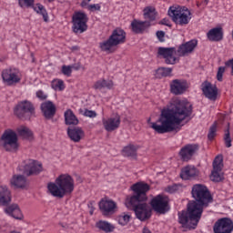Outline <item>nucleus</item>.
Returning <instances> with one entry per match:
<instances>
[{"label": "nucleus", "mask_w": 233, "mask_h": 233, "mask_svg": "<svg viewBox=\"0 0 233 233\" xmlns=\"http://www.w3.org/2000/svg\"><path fill=\"white\" fill-rule=\"evenodd\" d=\"M193 199L187 204V210L178 213V222L183 228L192 230L198 227L203 215V208L208 207V203L214 200L208 187L203 184H195L191 189Z\"/></svg>", "instance_id": "nucleus-1"}, {"label": "nucleus", "mask_w": 233, "mask_h": 233, "mask_svg": "<svg viewBox=\"0 0 233 233\" xmlns=\"http://www.w3.org/2000/svg\"><path fill=\"white\" fill-rule=\"evenodd\" d=\"M192 116V104L187 100H174L169 108L163 109L157 122L150 123L157 134L174 132L176 125H181L187 117Z\"/></svg>", "instance_id": "nucleus-2"}, {"label": "nucleus", "mask_w": 233, "mask_h": 233, "mask_svg": "<svg viewBox=\"0 0 233 233\" xmlns=\"http://www.w3.org/2000/svg\"><path fill=\"white\" fill-rule=\"evenodd\" d=\"M133 195L126 199V207L135 212L136 218L140 221H147L152 216L150 206L145 201L148 199L147 192L150 190V185L145 182H137L131 186Z\"/></svg>", "instance_id": "nucleus-3"}, {"label": "nucleus", "mask_w": 233, "mask_h": 233, "mask_svg": "<svg viewBox=\"0 0 233 233\" xmlns=\"http://www.w3.org/2000/svg\"><path fill=\"white\" fill-rule=\"evenodd\" d=\"M74 178L68 174L60 175L55 183L47 184V190L54 198H59L60 199L66 196H70L74 192Z\"/></svg>", "instance_id": "nucleus-4"}, {"label": "nucleus", "mask_w": 233, "mask_h": 233, "mask_svg": "<svg viewBox=\"0 0 233 233\" xmlns=\"http://www.w3.org/2000/svg\"><path fill=\"white\" fill-rule=\"evenodd\" d=\"M12 203V192L6 186H0V207H5L4 212L14 219L23 220L25 218L19 208V205Z\"/></svg>", "instance_id": "nucleus-5"}, {"label": "nucleus", "mask_w": 233, "mask_h": 233, "mask_svg": "<svg viewBox=\"0 0 233 233\" xmlns=\"http://www.w3.org/2000/svg\"><path fill=\"white\" fill-rule=\"evenodd\" d=\"M168 15L171 17L173 23L178 25L179 26H185L190 23L192 19V14L190 10L187 7L181 6H171L168 9Z\"/></svg>", "instance_id": "nucleus-6"}, {"label": "nucleus", "mask_w": 233, "mask_h": 233, "mask_svg": "<svg viewBox=\"0 0 233 233\" xmlns=\"http://www.w3.org/2000/svg\"><path fill=\"white\" fill-rule=\"evenodd\" d=\"M17 133L12 129H5L0 137V147L5 152H17L19 148Z\"/></svg>", "instance_id": "nucleus-7"}, {"label": "nucleus", "mask_w": 233, "mask_h": 233, "mask_svg": "<svg viewBox=\"0 0 233 233\" xmlns=\"http://www.w3.org/2000/svg\"><path fill=\"white\" fill-rule=\"evenodd\" d=\"M15 115L23 121H29L33 116H35V107L28 100L18 102L15 107Z\"/></svg>", "instance_id": "nucleus-8"}, {"label": "nucleus", "mask_w": 233, "mask_h": 233, "mask_svg": "<svg viewBox=\"0 0 233 233\" xmlns=\"http://www.w3.org/2000/svg\"><path fill=\"white\" fill-rule=\"evenodd\" d=\"M88 15L81 11H76L72 15V30L75 34H83L88 30Z\"/></svg>", "instance_id": "nucleus-9"}, {"label": "nucleus", "mask_w": 233, "mask_h": 233, "mask_svg": "<svg viewBox=\"0 0 233 233\" xmlns=\"http://www.w3.org/2000/svg\"><path fill=\"white\" fill-rule=\"evenodd\" d=\"M21 169L24 176L30 177V176H39L43 172V164L37 160L27 159L21 165Z\"/></svg>", "instance_id": "nucleus-10"}, {"label": "nucleus", "mask_w": 233, "mask_h": 233, "mask_svg": "<svg viewBox=\"0 0 233 233\" xmlns=\"http://www.w3.org/2000/svg\"><path fill=\"white\" fill-rule=\"evenodd\" d=\"M150 205L158 214H167L170 210V206L168 205V198L158 195L151 199Z\"/></svg>", "instance_id": "nucleus-11"}, {"label": "nucleus", "mask_w": 233, "mask_h": 233, "mask_svg": "<svg viewBox=\"0 0 233 233\" xmlns=\"http://www.w3.org/2000/svg\"><path fill=\"white\" fill-rule=\"evenodd\" d=\"M174 54H176V47H158L157 49V57H163L166 65H176L177 57Z\"/></svg>", "instance_id": "nucleus-12"}, {"label": "nucleus", "mask_w": 233, "mask_h": 233, "mask_svg": "<svg viewBox=\"0 0 233 233\" xmlns=\"http://www.w3.org/2000/svg\"><path fill=\"white\" fill-rule=\"evenodd\" d=\"M213 230L215 233H232L233 231V221L228 218H223L218 219L214 227Z\"/></svg>", "instance_id": "nucleus-13"}, {"label": "nucleus", "mask_w": 233, "mask_h": 233, "mask_svg": "<svg viewBox=\"0 0 233 233\" xmlns=\"http://www.w3.org/2000/svg\"><path fill=\"white\" fill-rule=\"evenodd\" d=\"M2 79L6 85L12 86L19 83L21 78L19 77V70L15 68H7L2 71Z\"/></svg>", "instance_id": "nucleus-14"}, {"label": "nucleus", "mask_w": 233, "mask_h": 233, "mask_svg": "<svg viewBox=\"0 0 233 233\" xmlns=\"http://www.w3.org/2000/svg\"><path fill=\"white\" fill-rule=\"evenodd\" d=\"M200 86L207 99H209V101H216V99H218V86H216V85H212V83L206 80Z\"/></svg>", "instance_id": "nucleus-15"}, {"label": "nucleus", "mask_w": 233, "mask_h": 233, "mask_svg": "<svg viewBox=\"0 0 233 233\" xmlns=\"http://www.w3.org/2000/svg\"><path fill=\"white\" fill-rule=\"evenodd\" d=\"M188 88V82L187 80L174 79L170 83V92L174 96H182Z\"/></svg>", "instance_id": "nucleus-16"}, {"label": "nucleus", "mask_w": 233, "mask_h": 233, "mask_svg": "<svg viewBox=\"0 0 233 233\" xmlns=\"http://www.w3.org/2000/svg\"><path fill=\"white\" fill-rule=\"evenodd\" d=\"M199 150V145L187 144L183 147L179 151V156L182 161H190L192 156H194Z\"/></svg>", "instance_id": "nucleus-17"}, {"label": "nucleus", "mask_w": 233, "mask_h": 233, "mask_svg": "<svg viewBox=\"0 0 233 233\" xmlns=\"http://www.w3.org/2000/svg\"><path fill=\"white\" fill-rule=\"evenodd\" d=\"M198 46V40L192 39L188 42H186L180 45L177 50V55L180 57H185V56H188V54H192L196 47Z\"/></svg>", "instance_id": "nucleus-18"}, {"label": "nucleus", "mask_w": 233, "mask_h": 233, "mask_svg": "<svg viewBox=\"0 0 233 233\" xmlns=\"http://www.w3.org/2000/svg\"><path fill=\"white\" fill-rule=\"evenodd\" d=\"M103 125L106 132H114V130H117L119 125H121V116L116 114L114 117L104 120Z\"/></svg>", "instance_id": "nucleus-19"}, {"label": "nucleus", "mask_w": 233, "mask_h": 233, "mask_svg": "<svg viewBox=\"0 0 233 233\" xmlns=\"http://www.w3.org/2000/svg\"><path fill=\"white\" fill-rule=\"evenodd\" d=\"M40 108L46 119H52L56 116V105L50 100L42 103Z\"/></svg>", "instance_id": "nucleus-20"}, {"label": "nucleus", "mask_w": 233, "mask_h": 233, "mask_svg": "<svg viewBox=\"0 0 233 233\" xmlns=\"http://www.w3.org/2000/svg\"><path fill=\"white\" fill-rule=\"evenodd\" d=\"M150 26H152V24L148 21H139L135 19L131 23V28L134 34H145Z\"/></svg>", "instance_id": "nucleus-21"}, {"label": "nucleus", "mask_w": 233, "mask_h": 233, "mask_svg": "<svg viewBox=\"0 0 233 233\" xmlns=\"http://www.w3.org/2000/svg\"><path fill=\"white\" fill-rule=\"evenodd\" d=\"M109 37L116 46L117 45H123L124 43H127V32L121 29V27H116L114 29Z\"/></svg>", "instance_id": "nucleus-22"}, {"label": "nucleus", "mask_w": 233, "mask_h": 233, "mask_svg": "<svg viewBox=\"0 0 233 233\" xmlns=\"http://www.w3.org/2000/svg\"><path fill=\"white\" fill-rule=\"evenodd\" d=\"M67 136L74 143H79L85 137V131L80 127H68Z\"/></svg>", "instance_id": "nucleus-23"}, {"label": "nucleus", "mask_w": 233, "mask_h": 233, "mask_svg": "<svg viewBox=\"0 0 233 233\" xmlns=\"http://www.w3.org/2000/svg\"><path fill=\"white\" fill-rule=\"evenodd\" d=\"M98 207L103 216H108V214H112V212H114L116 203L112 200L102 198L98 204Z\"/></svg>", "instance_id": "nucleus-24"}, {"label": "nucleus", "mask_w": 233, "mask_h": 233, "mask_svg": "<svg viewBox=\"0 0 233 233\" xmlns=\"http://www.w3.org/2000/svg\"><path fill=\"white\" fill-rule=\"evenodd\" d=\"M199 171L194 166H187L182 168L180 173L181 179L187 181L188 179H192V177H197L198 176Z\"/></svg>", "instance_id": "nucleus-25"}, {"label": "nucleus", "mask_w": 233, "mask_h": 233, "mask_svg": "<svg viewBox=\"0 0 233 233\" xmlns=\"http://www.w3.org/2000/svg\"><path fill=\"white\" fill-rule=\"evenodd\" d=\"M207 37L209 41L219 42L223 41V27H214L207 33Z\"/></svg>", "instance_id": "nucleus-26"}, {"label": "nucleus", "mask_w": 233, "mask_h": 233, "mask_svg": "<svg viewBox=\"0 0 233 233\" xmlns=\"http://www.w3.org/2000/svg\"><path fill=\"white\" fill-rule=\"evenodd\" d=\"M95 227L99 232L112 233L116 230V226L106 220L96 221Z\"/></svg>", "instance_id": "nucleus-27"}, {"label": "nucleus", "mask_w": 233, "mask_h": 233, "mask_svg": "<svg viewBox=\"0 0 233 233\" xmlns=\"http://www.w3.org/2000/svg\"><path fill=\"white\" fill-rule=\"evenodd\" d=\"M26 182L27 180L25 175H14L10 180V185L15 188H25Z\"/></svg>", "instance_id": "nucleus-28"}, {"label": "nucleus", "mask_w": 233, "mask_h": 233, "mask_svg": "<svg viewBox=\"0 0 233 233\" xmlns=\"http://www.w3.org/2000/svg\"><path fill=\"white\" fill-rule=\"evenodd\" d=\"M64 117L66 125H79V119H77V116H76L72 109H67L64 113Z\"/></svg>", "instance_id": "nucleus-29"}, {"label": "nucleus", "mask_w": 233, "mask_h": 233, "mask_svg": "<svg viewBox=\"0 0 233 233\" xmlns=\"http://www.w3.org/2000/svg\"><path fill=\"white\" fill-rule=\"evenodd\" d=\"M112 86H114V82L112 80L105 79L98 80L94 85L95 90H103V88H107L110 90L112 89Z\"/></svg>", "instance_id": "nucleus-30"}, {"label": "nucleus", "mask_w": 233, "mask_h": 233, "mask_svg": "<svg viewBox=\"0 0 233 233\" xmlns=\"http://www.w3.org/2000/svg\"><path fill=\"white\" fill-rule=\"evenodd\" d=\"M114 46H117L115 45V43L111 40L110 37H108L107 40H105V41L99 43V48L102 52L112 53V52H114V50H112V48H114Z\"/></svg>", "instance_id": "nucleus-31"}, {"label": "nucleus", "mask_w": 233, "mask_h": 233, "mask_svg": "<svg viewBox=\"0 0 233 233\" xmlns=\"http://www.w3.org/2000/svg\"><path fill=\"white\" fill-rule=\"evenodd\" d=\"M157 15V13L156 12V8L154 7H146L144 9V17L147 19L149 23H152V21H156V17Z\"/></svg>", "instance_id": "nucleus-32"}, {"label": "nucleus", "mask_w": 233, "mask_h": 233, "mask_svg": "<svg viewBox=\"0 0 233 233\" xmlns=\"http://www.w3.org/2000/svg\"><path fill=\"white\" fill-rule=\"evenodd\" d=\"M124 156H127V157H136L137 156V147L134 145H128L124 147L123 149Z\"/></svg>", "instance_id": "nucleus-33"}, {"label": "nucleus", "mask_w": 233, "mask_h": 233, "mask_svg": "<svg viewBox=\"0 0 233 233\" xmlns=\"http://www.w3.org/2000/svg\"><path fill=\"white\" fill-rule=\"evenodd\" d=\"M33 8L36 14H40V15L43 16L45 23H48V13L43 5L36 4L35 6H33Z\"/></svg>", "instance_id": "nucleus-34"}, {"label": "nucleus", "mask_w": 233, "mask_h": 233, "mask_svg": "<svg viewBox=\"0 0 233 233\" xmlns=\"http://www.w3.org/2000/svg\"><path fill=\"white\" fill-rule=\"evenodd\" d=\"M157 77L161 79V77H168L172 75V68L171 67H159L156 71Z\"/></svg>", "instance_id": "nucleus-35"}, {"label": "nucleus", "mask_w": 233, "mask_h": 233, "mask_svg": "<svg viewBox=\"0 0 233 233\" xmlns=\"http://www.w3.org/2000/svg\"><path fill=\"white\" fill-rule=\"evenodd\" d=\"M16 132L18 136H21V137H25V139L28 137H32V131L25 126L17 127Z\"/></svg>", "instance_id": "nucleus-36"}, {"label": "nucleus", "mask_w": 233, "mask_h": 233, "mask_svg": "<svg viewBox=\"0 0 233 233\" xmlns=\"http://www.w3.org/2000/svg\"><path fill=\"white\" fill-rule=\"evenodd\" d=\"M221 170H223V158L218 156L213 161V171L221 172Z\"/></svg>", "instance_id": "nucleus-37"}, {"label": "nucleus", "mask_w": 233, "mask_h": 233, "mask_svg": "<svg viewBox=\"0 0 233 233\" xmlns=\"http://www.w3.org/2000/svg\"><path fill=\"white\" fill-rule=\"evenodd\" d=\"M51 86L54 90H65V82L63 80H53Z\"/></svg>", "instance_id": "nucleus-38"}, {"label": "nucleus", "mask_w": 233, "mask_h": 233, "mask_svg": "<svg viewBox=\"0 0 233 233\" xmlns=\"http://www.w3.org/2000/svg\"><path fill=\"white\" fill-rule=\"evenodd\" d=\"M130 215H120L117 218L118 223L121 225V227H125L127 225H128V223L130 222Z\"/></svg>", "instance_id": "nucleus-39"}, {"label": "nucleus", "mask_w": 233, "mask_h": 233, "mask_svg": "<svg viewBox=\"0 0 233 233\" xmlns=\"http://www.w3.org/2000/svg\"><path fill=\"white\" fill-rule=\"evenodd\" d=\"M216 132H218V124L215 122L209 127V132L208 134V139H209V141H212V139H214V137H216Z\"/></svg>", "instance_id": "nucleus-40"}, {"label": "nucleus", "mask_w": 233, "mask_h": 233, "mask_svg": "<svg viewBox=\"0 0 233 233\" xmlns=\"http://www.w3.org/2000/svg\"><path fill=\"white\" fill-rule=\"evenodd\" d=\"M219 172H221V171H212L211 172V176H210L211 181H214L215 183H219V181L223 180V177L221 176V174Z\"/></svg>", "instance_id": "nucleus-41"}, {"label": "nucleus", "mask_w": 233, "mask_h": 233, "mask_svg": "<svg viewBox=\"0 0 233 233\" xmlns=\"http://www.w3.org/2000/svg\"><path fill=\"white\" fill-rule=\"evenodd\" d=\"M224 143L227 148H230V147H232V138H230V130L228 128L226 130L224 136Z\"/></svg>", "instance_id": "nucleus-42"}, {"label": "nucleus", "mask_w": 233, "mask_h": 233, "mask_svg": "<svg viewBox=\"0 0 233 233\" xmlns=\"http://www.w3.org/2000/svg\"><path fill=\"white\" fill-rule=\"evenodd\" d=\"M61 72L66 77H70L72 76V66H63Z\"/></svg>", "instance_id": "nucleus-43"}, {"label": "nucleus", "mask_w": 233, "mask_h": 233, "mask_svg": "<svg viewBox=\"0 0 233 233\" xmlns=\"http://www.w3.org/2000/svg\"><path fill=\"white\" fill-rule=\"evenodd\" d=\"M180 188H181V185L174 184L172 186H168L166 190L169 194H174L175 192H177V190H179Z\"/></svg>", "instance_id": "nucleus-44"}, {"label": "nucleus", "mask_w": 233, "mask_h": 233, "mask_svg": "<svg viewBox=\"0 0 233 233\" xmlns=\"http://www.w3.org/2000/svg\"><path fill=\"white\" fill-rule=\"evenodd\" d=\"M36 97L40 99V101H46L48 95L45 94V91L43 90H38L36 91Z\"/></svg>", "instance_id": "nucleus-45"}, {"label": "nucleus", "mask_w": 233, "mask_h": 233, "mask_svg": "<svg viewBox=\"0 0 233 233\" xmlns=\"http://www.w3.org/2000/svg\"><path fill=\"white\" fill-rule=\"evenodd\" d=\"M19 5L21 6V8H23V6H27V7H30V6H34V0H19Z\"/></svg>", "instance_id": "nucleus-46"}, {"label": "nucleus", "mask_w": 233, "mask_h": 233, "mask_svg": "<svg viewBox=\"0 0 233 233\" xmlns=\"http://www.w3.org/2000/svg\"><path fill=\"white\" fill-rule=\"evenodd\" d=\"M223 74H225V66H219L218 73H217V79L218 81H223Z\"/></svg>", "instance_id": "nucleus-47"}, {"label": "nucleus", "mask_w": 233, "mask_h": 233, "mask_svg": "<svg viewBox=\"0 0 233 233\" xmlns=\"http://www.w3.org/2000/svg\"><path fill=\"white\" fill-rule=\"evenodd\" d=\"M87 8L90 12H99V10H101V5L99 4H93L89 5Z\"/></svg>", "instance_id": "nucleus-48"}, {"label": "nucleus", "mask_w": 233, "mask_h": 233, "mask_svg": "<svg viewBox=\"0 0 233 233\" xmlns=\"http://www.w3.org/2000/svg\"><path fill=\"white\" fill-rule=\"evenodd\" d=\"M84 116H86V117H96L97 113H96V111L86 109L84 112Z\"/></svg>", "instance_id": "nucleus-49"}, {"label": "nucleus", "mask_w": 233, "mask_h": 233, "mask_svg": "<svg viewBox=\"0 0 233 233\" xmlns=\"http://www.w3.org/2000/svg\"><path fill=\"white\" fill-rule=\"evenodd\" d=\"M157 37L160 43H165V32L164 31H157Z\"/></svg>", "instance_id": "nucleus-50"}, {"label": "nucleus", "mask_w": 233, "mask_h": 233, "mask_svg": "<svg viewBox=\"0 0 233 233\" xmlns=\"http://www.w3.org/2000/svg\"><path fill=\"white\" fill-rule=\"evenodd\" d=\"M158 24L164 25L165 26H172V24H170V20H168L167 18L162 19Z\"/></svg>", "instance_id": "nucleus-51"}, {"label": "nucleus", "mask_w": 233, "mask_h": 233, "mask_svg": "<svg viewBox=\"0 0 233 233\" xmlns=\"http://www.w3.org/2000/svg\"><path fill=\"white\" fill-rule=\"evenodd\" d=\"M227 67H231V76H233V58L225 62Z\"/></svg>", "instance_id": "nucleus-52"}, {"label": "nucleus", "mask_w": 233, "mask_h": 233, "mask_svg": "<svg viewBox=\"0 0 233 233\" xmlns=\"http://www.w3.org/2000/svg\"><path fill=\"white\" fill-rule=\"evenodd\" d=\"M71 68H73V70H79L81 68V63H76L71 66Z\"/></svg>", "instance_id": "nucleus-53"}, {"label": "nucleus", "mask_w": 233, "mask_h": 233, "mask_svg": "<svg viewBox=\"0 0 233 233\" xmlns=\"http://www.w3.org/2000/svg\"><path fill=\"white\" fill-rule=\"evenodd\" d=\"M92 0H83L81 3V6L84 8V6H86Z\"/></svg>", "instance_id": "nucleus-54"}, {"label": "nucleus", "mask_w": 233, "mask_h": 233, "mask_svg": "<svg viewBox=\"0 0 233 233\" xmlns=\"http://www.w3.org/2000/svg\"><path fill=\"white\" fill-rule=\"evenodd\" d=\"M143 233H152L147 228H143Z\"/></svg>", "instance_id": "nucleus-55"}, {"label": "nucleus", "mask_w": 233, "mask_h": 233, "mask_svg": "<svg viewBox=\"0 0 233 233\" xmlns=\"http://www.w3.org/2000/svg\"><path fill=\"white\" fill-rule=\"evenodd\" d=\"M204 3H205L206 5H208V0H204Z\"/></svg>", "instance_id": "nucleus-56"}, {"label": "nucleus", "mask_w": 233, "mask_h": 233, "mask_svg": "<svg viewBox=\"0 0 233 233\" xmlns=\"http://www.w3.org/2000/svg\"><path fill=\"white\" fill-rule=\"evenodd\" d=\"M94 214V210H90V215L92 216Z\"/></svg>", "instance_id": "nucleus-57"}, {"label": "nucleus", "mask_w": 233, "mask_h": 233, "mask_svg": "<svg viewBox=\"0 0 233 233\" xmlns=\"http://www.w3.org/2000/svg\"><path fill=\"white\" fill-rule=\"evenodd\" d=\"M53 1H55V0H48L49 3H52Z\"/></svg>", "instance_id": "nucleus-58"}, {"label": "nucleus", "mask_w": 233, "mask_h": 233, "mask_svg": "<svg viewBox=\"0 0 233 233\" xmlns=\"http://www.w3.org/2000/svg\"><path fill=\"white\" fill-rule=\"evenodd\" d=\"M147 123H150V118H148Z\"/></svg>", "instance_id": "nucleus-59"}]
</instances>
